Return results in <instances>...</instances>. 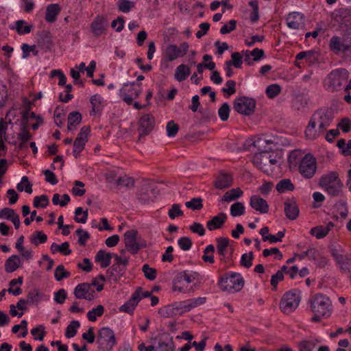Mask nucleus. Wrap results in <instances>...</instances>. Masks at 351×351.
Here are the masks:
<instances>
[{"label": "nucleus", "mask_w": 351, "mask_h": 351, "mask_svg": "<svg viewBox=\"0 0 351 351\" xmlns=\"http://www.w3.org/2000/svg\"><path fill=\"white\" fill-rule=\"evenodd\" d=\"M232 60L227 61L226 65H233L234 67L241 69L242 65V56L239 52H233L231 54Z\"/></svg>", "instance_id": "nucleus-48"}, {"label": "nucleus", "mask_w": 351, "mask_h": 351, "mask_svg": "<svg viewBox=\"0 0 351 351\" xmlns=\"http://www.w3.org/2000/svg\"><path fill=\"white\" fill-rule=\"evenodd\" d=\"M310 233L317 239H321L328 234V228H324V226H317L311 229Z\"/></svg>", "instance_id": "nucleus-46"}, {"label": "nucleus", "mask_w": 351, "mask_h": 351, "mask_svg": "<svg viewBox=\"0 0 351 351\" xmlns=\"http://www.w3.org/2000/svg\"><path fill=\"white\" fill-rule=\"evenodd\" d=\"M125 241H138L141 239L136 230L130 229L124 234Z\"/></svg>", "instance_id": "nucleus-53"}, {"label": "nucleus", "mask_w": 351, "mask_h": 351, "mask_svg": "<svg viewBox=\"0 0 351 351\" xmlns=\"http://www.w3.org/2000/svg\"><path fill=\"white\" fill-rule=\"evenodd\" d=\"M294 185L289 179H283L278 182L276 189L279 193L292 191L294 190Z\"/></svg>", "instance_id": "nucleus-34"}, {"label": "nucleus", "mask_w": 351, "mask_h": 351, "mask_svg": "<svg viewBox=\"0 0 351 351\" xmlns=\"http://www.w3.org/2000/svg\"><path fill=\"white\" fill-rule=\"evenodd\" d=\"M70 275V272L66 271L62 265H58L55 269L54 277L57 281L69 278Z\"/></svg>", "instance_id": "nucleus-49"}, {"label": "nucleus", "mask_w": 351, "mask_h": 351, "mask_svg": "<svg viewBox=\"0 0 351 351\" xmlns=\"http://www.w3.org/2000/svg\"><path fill=\"white\" fill-rule=\"evenodd\" d=\"M173 337H169L167 341H160L156 351H175Z\"/></svg>", "instance_id": "nucleus-38"}, {"label": "nucleus", "mask_w": 351, "mask_h": 351, "mask_svg": "<svg viewBox=\"0 0 351 351\" xmlns=\"http://www.w3.org/2000/svg\"><path fill=\"white\" fill-rule=\"evenodd\" d=\"M253 164L265 173L271 170V167L277 163L274 153L271 151L260 152L254 154L252 158Z\"/></svg>", "instance_id": "nucleus-6"}, {"label": "nucleus", "mask_w": 351, "mask_h": 351, "mask_svg": "<svg viewBox=\"0 0 351 351\" xmlns=\"http://www.w3.org/2000/svg\"><path fill=\"white\" fill-rule=\"evenodd\" d=\"M112 256V254L101 250L97 253L95 261L99 263L101 268H106L111 263V258Z\"/></svg>", "instance_id": "nucleus-21"}, {"label": "nucleus", "mask_w": 351, "mask_h": 351, "mask_svg": "<svg viewBox=\"0 0 351 351\" xmlns=\"http://www.w3.org/2000/svg\"><path fill=\"white\" fill-rule=\"evenodd\" d=\"M106 19L104 16H97L91 23V29L95 36H99L105 32Z\"/></svg>", "instance_id": "nucleus-18"}, {"label": "nucleus", "mask_w": 351, "mask_h": 351, "mask_svg": "<svg viewBox=\"0 0 351 351\" xmlns=\"http://www.w3.org/2000/svg\"><path fill=\"white\" fill-rule=\"evenodd\" d=\"M92 110L90 112V114L92 115L93 113H100L104 106V98L100 95H95L90 97V99Z\"/></svg>", "instance_id": "nucleus-25"}, {"label": "nucleus", "mask_w": 351, "mask_h": 351, "mask_svg": "<svg viewBox=\"0 0 351 351\" xmlns=\"http://www.w3.org/2000/svg\"><path fill=\"white\" fill-rule=\"evenodd\" d=\"M32 25H27V23L24 20H19L15 22V25L10 28L15 29L19 34L23 35L29 34L32 29Z\"/></svg>", "instance_id": "nucleus-29"}, {"label": "nucleus", "mask_w": 351, "mask_h": 351, "mask_svg": "<svg viewBox=\"0 0 351 351\" xmlns=\"http://www.w3.org/2000/svg\"><path fill=\"white\" fill-rule=\"evenodd\" d=\"M1 218H4L11 221L15 228L18 229L20 226L21 222L19 216L15 211L10 208H4L1 209Z\"/></svg>", "instance_id": "nucleus-22"}, {"label": "nucleus", "mask_w": 351, "mask_h": 351, "mask_svg": "<svg viewBox=\"0 0 351 351\" xmlns=\"http://www.w3.org/2000/svg\"><path fill=\"white\" fill-rule=\"evenodd\" d=\"M300 299V291L298 290H293L286 293L280 300V310L285 314L291 313L298 306Z\"/></svg>", "instance_id": "nucleus-7"}, {"label": "nucleus", "mask_w": 351, "mask_h": 351, "mask_svg": "<svg viewBox=\"0 0 351 351\" xmlns=\"http://www.w3.org/2000/svg\"><path fill=\"white\" fill-rule=\"evenodd\" d=\"M155 119L153 115L147 114L143 115L138 121V132L140 137L146 136L153 130Z\"/></svg>", "instance_id": "nucleus-13"}, {"label": "nucleus", "mask_w": 351, "mask_h": 351, "mask_svg": "<svg viewBox=\"0 0 351 351\" xmlns=\"http://www.w3.org/2000/svg\"><path fill=\"white\" fill-rule=\"evenodd\" d=\"M318 185L331 197L343 196V184L336 171H330L321 176Z\"/></svg>", "instance_id": "nucleus-2"}, {"label": "nucleus", "mask_w": 351, "mask_h": 351, "mask_svg": "<svg viewBox=\"0 0 351 351\" xmlns=\"http://www.w3.org/2000/svg\"><path fill=\"white\" fill-rule=\"evenodd\" d=\"M138 302L139 298H138V293H133L130 299L120 306L119 311L129 314H132Z\"/></svg>", "instance_id": "nucleus-23"}, {"label": "nucleus", "mask_w": 351, "mask_h": 351, "mask_svg": "<svg viewBox=\"0 0 351 351\" xmlns=\"http://www.w3.org/2000/svg\"><path fill=\"white\" fill-rule=\"evenodd\" d=\"M190 74V68L186 64H180L176 68L174 77L178 82H181L184 81Z\"/></svg>", "instance_id": "nucleus-26"}, {"label": "nucleus", "mask_w": 351, "mask_h": 351, "mask_svg": "<svg viewBox=\"0 0 351 351\" xmlns=\"http://www.w3.org/2000/svg\"><path fill=\"white\" fill-rule=\"evenodd\" d=\"M245 206L243 203L237 202L230 206V214L233 217L241 216L244 214Z\"/></svg>", "instance_id": "nucleus-45"}, {"label": "nucleus", "mask_w": 351, "mask_h": 351, "mask_svg": "<svg viewBox=\"0 0 351 351\" xmlns=\"http://www.w3.org/2000/svg\"><path fill=\"white\" fill-rule=\"evenodd\" d=\"M286 230L283 229L277 232V234H270L268 227H263L260 230V234L262 236L263 241H281L285 237Z\"/></svg>", "instance_id": "nucleus-17"}, {"label": "nucleus", "mask_w": 351, "mask_h": 351, "mask_svg": "<svg viewBox=\"0 0 351 351\" xmlns=\"http://www.w3.org/2000/svg\"><path fill=\"white\" fill-rule=\"evenodd\" d=\"M334 119V111L330 108L324 107L317 110L311 116L305 130L308 139L313 140L323 134L330 126Z\"/></svg>", "instance_id": "nucleus-1"}, {"label": "nucleus", "mask_w": 351, "mask_h": 351, "mask_svg": "<svg viewBox=\"0 0 351 351\" xmlns=\"http://www.w3.org/2000/svg\"><path fill=\"white\" fill-rule=\"evenodd\" d=\"M185 206L192 210H200L203 207L202 199L200 197L193 198L191 201L186 202Z\"/></svg>", "instance_id": "nucleus-55"}, {"label": "nucleus", "mask_w": 351, "mask_h": 351, "mask_svg": "<svg viewBox=\"0 0 351 351\" xmlns=\"http://www.w3.org/2000/svg\"><path fill=\"white\" fill-rule=\"evenodd\" d=\"M317 340H304L300 343V351H313L317 344Z\"/></svg>", "instance_id": "nucleus-51"}, {"label": "nucleus", "mask_w": 351, "mask_h": 351, "mask_svg": "<svg viewBox=\"0 0 351 351\" xmlns=\"http://www.w3.org/2000/svg\"><path fill=\"white\" fill-rule=\"evenodd\" d=\"M117 5L121 12L127 13L134 6V3L128 0H119L117 3Z\"/></svg>", "instance_id": "nucleus-54"}, {"label": "nucleus", "mask_w": 351, "mask_h": 351, "mask_svg": "<svg viewBox=\"0 0 351 351\" xmlns=\"http://www.w3.org/2000/svg\"><path fill=\"white\" fill-rule=\"evenodd\" d=\"M317 170V162L311 154H306L300 160L299 171L306 179L313 177Z\"/></svg>", "instance_id": "nucleus-11"}, {"label": "nucleus", "mask_w": 351, "mask_h": 351, "mask_svg": "<svg viewBox=\"0 0 351 351\" xmlns=\"http://www.w3.org/2000/svg\"><path fill=\"white\" fill-rule=\"evenodd\" d=\"M155 188L149 183L144 184L137 193L138 201L142 204H148L150 201H154V198L156 196Z\"/></svg>", "instance_id": "nucleus-12"}, {"label": "nucleus", "mask_w": 351, "mask_h": 351, "mask_svg": "<svg viewBox=\"0 0 351 351\" xmlns=\"http://www.w3.org/2000/svg\"><path fill=\"white\" fill-rule=\"evenodd\" d=\"M335 211L339 214L341 218L345 219L348 216V209L346 200L341 199L334 205Z\"/></svg>", "instance_id": "nucleus-30"}, {"label": "nucleus", "mask_w": 351, "mask_h": 351, "mask_svg": "<svg viewBox=\"0 0 351 351\" xmlns=\"http://www.w3.org/2000/svg\"><path fill=\"white\" fill-rule=\"evenodd\" d=\"M74 187L72 189L71 192L75 196H82L85 194L86 190L84 189H79L78 187L83 188L84 186V184L78 180H75L74 182Z\"/></svg>", "instance_id": "nucleus-61"}, {"label": "nucleus", "mask_w": 351, "mask_h": 351, "mask_svg": "<svg viewBox=\"0 0 351 351\" xmlns=\"http://www.w3.org/2000/svg\"><path fill=\"white\" fill-rule=\"evenodd\" d=\"M215 247L213 245H208L204 250L202 260L206 263H214Z\"/></svg>", "instance_id": "nucleus-39"}, {"label": "nucleus", "mask_w": 351, "mask_h": 351, "mask_svg": "<svg viewBox=\"0 0 351 351\" xmlns=\"http://www.w3.org/2000/svg\"><path fill=\"white\" fill-rule=\"evenodd\" d=\"M341 43L339 36H335L331 38L329 43L330 49L336 52H339L341 50Z\"/></svg>", "instance_id": "nucleus-62"}, {"label": "nucleus", "mask_w": 351, "mask_h": 351, "mask_svg": "<svg viewBox=\"0 0 351 351\" xmlns=\"http://www.w3.org/2000/svg\"><path fill=\"white\" fill-rule=\"evenodd\" d=\"M304 18L300 12H291L286 17L287 25L291 29H298L304 26Z\"/></svg>", "instance_id": "nucleus-15"}, {"label": "nucleus", "mask_w": 351, "mask_h": 351, "mask_svg": "<svg viewBox=\"0 0 351 351\" xmlns=\"http://www.w3.org/2000/svg\"><path fill=\"white\" fill-rule=\"evenodd\" d=\"M349 73L345 69H339L330 72L325 81V86L329 91L341 89L343 84L348 80Z\"/></svg>", "instance_id": "nucleus-3"}, {"label": "nucleus", "mask_w": 351, "mask_h": 351, "mask_svg": "<svg viewBox=\"0 0 351 351\" xmlns=\"http://www.w3.org/2000/svg\"><path fill=\"white\" fill-rule=\"evenodd\" d=\"M266 138L260 137L256 141L254 142V147H257L260 152H268L271 151L274 149V146L267 147L265 145Z\"/></svg>", "instance_id": "nucleus-50"}, {"label": "nucleus", "mask_w": 351, "mask_h": 351, "mask_svg": "<svg viewBox=\"0 0 351 351\" xmlns=\"http://www.w3.org/2000/svg\"><path fill=\"white\" fill-rule=\"evenodd\" d=\"M233 108L238 113L249 116L254 112L256 101L251 97H240L235 99Z\"/></svg>", "instance_id": "nucleus-10"}, {"label": "nucleus", "mask_w": 351, "mask_h": 351, "mask_svg": "<svg viewBox=\"0 0 351 351\" xmlns=\"http://www.w3.org/2000/svg\"><path fill=\"white\" fill-rule=\"evenodd\" d=\"M158 314L163 317L169 318L173 317L177 315H178V312H176V310L173 304H169L160 308L158 310Z\"/></svg>", "instance_id": "nucleus-36"}, {"label": "nucleus", "mask_w": 351, "mask_h": 351, "mask_svg": "<svg viewBox=\"0 0 351 351\" xmlns=\"http://www.w3.org/2000/svg\"><path fill=\"white\" fill-rule=\"evenodd\" d=\"M88 218V210H83L82 208L78 207L75 211V221L77 223H85Z\"/></svg>", "instance_id": "nucleus-47"}, {"label": "nucleus", "mask_w": 351, "mask_h": 351, "mask_svg": "<svg viewBox=\"0 0 351 351\" xmlns=\"http://www.w3.org/2000/svg\"><path fill=\"white\" fill-rule=\"evenodd\" d=\"M145 247V243H125V247L133 254H136L141 248Z\"/></svg>", "instance_id": "nucleus-60"}, {"label": "nucleus", "mask_w": 351, "mask_h": 351, "mask_svg": "<svg viewBox=\"0 0 351 351\" xmlns=\"http://www.w3.org/2000/svg\"><path fill=\"white\" fill-rule=\"evenodd\" d=\"M141 92V84L125 83L119 90V96L128 105H132L133 100L138 98Z\"/></svg>", "instance_id": "nucleus-9"}, {"label": "nucleus", "mask_w": 351, "mask_h": 351, "mask_svg": "<svg viewBox=\"0 0 351 351\" xmlns=\"http://www.w3.org/2000/svg\"><path fill=\"white\" fill-rule=\"evenodd\" d=\"M230 106L228 103H223L218 110V114L221 121H227L229 118Z\"/></svg>", "instance_id": "nucleus-57"}, {"label": "nucleus", "mask_w": 351, "mask_h": 351, "mask_svg": "<svg viewBox=\"0 0 351 351\" xmlns=\"http://www.w3.org/2000/svg\"><path fill=\"white\" fill-rule=\"evenodd\" d=\"M311 308L313 313L319 315H331V302L328 297L322 293H317L311 299Z\"/></svg>", "instance_id": "nucleus-5"}, {"label": "nucleus", "mask_w": 351, "mask_h": 351, "mask_svg": "<svg viewBox=\"0 0 351 351\" xmlns=\"http://www.w3.org/2000/svg\"><path fill=\"white\" fill-rule=\"evenodd\" d=\"M33 184L29 181V178L27 176H23L21 180L16 185V189L19 191H25L28 194H31Z\"/></svg>", "instance_id": "nucleus-37"}, {"label": "nucleus", "mask_w": 351, "mask_h": 351, "mask_svg": "<svg viewBox=\"0 0 351 351\" xmlns=\"http://www.w3.org/2000/svg\"><path fill=\"white\" fill-rule=\"evenodd\" d=\"M20 260L17 256H10L5 263V269L7 272H13L19 267Z\"/></svg>", "instance_id": "nucleus-35"}, {"label": "nucleus", "mask_w": 351, "mask_h": 351, "mask_svg": "<svg viewBox=\"0 0 351 351\" xmlns=\"http://www.w3.org/2000/svg\"><path fill=\"white\" fill-rule=\"evenodd\" d=\"M336 263L339 265L341 271L348 272L351 265V255L343 254L342 256H339L336 260Z\"/></svg>", "instance_id": "nucleus-33"}, {"label": "nucleus", "mask_w": 351, "mask_h": 351, "mask_svg": "<svg viewBox=\"0 0 351 351\" xmlns=\"http://www.w3.org/2000/svg\"><path fill=\"white\" fill-rule=\"evenodd\" d=\"M226 219V215L221 213L218 215L213 217L206 223V227L209 230H214L221 228Z\"/></svg>", "instance_id": "nucleus-20"}, {"label": "nucleus", "mask_w": 351, "mask_h": 351, "mask_svg": "<svg viewBox=\"0 0 351 351\" xmlns=\"http://www.w3.org/2000/svg\"><path fill=\"white\" fill-rule=\"evenodd\" d=\"M80 324L78 321H72L67 326L65 332V336L67 338L73 337L77 333V329L80 327Z\"/></svg>", "instance_id": "nucleus-43"}, {"label": "nucleus", "mask_w": 351, "mask_h": 351, "mask_svg": "<svg viewBox=\"0 0 351 351\" xmlns=\"http://www.w3.org/2000/svg\"><path fill=\"white\" fill-rule=\"evenodd\" d=\"M28 125L26 122L21 124L20 132L18 134V138L23 143H27L32 138L31 134L27 130Z\"/></svg>", "instance_id": "nucleus-40"}, {"label": "nucleus", "mask_w": 351, "mask_h": 351, "mask_svg": "<svg viewBox=\"0 0 351 351\" xmlns=\"http://www.w3.org/2000/svg\"><path fill=\"white\" fill-rule=\"evenodd\" d=\"M280 92L281 87L280 85L277 84H274L268 86L265 90V93L267 96L270 99L276 97L280 93Z\"/></svg>", "instance_id": "nucleus-44"}, {"label": "nucleus", "mask_w": 351, "mask_h": 351, "mask_svg": "<svg viewBox=\"0 0 351 351\" xmlns=\"http://www.w3.org/2000/svg\"><path fill=\"white\" fill-rule=\"evenodd\" d=\"M91 285L87 282L79 284L74 290V295L77 299H84L85 295L91 290Z\"/></svg>", "instance_id": "nucleus-28"}, {"label": "nucleus", "mask_w": 351, "mask_h": 351, "mask_svg": "<svg viewBox=\"0 0 351 351\" xmlns=\"http://www.w3.org/2000/svg\"><path fill=\"white\" fill-rule=\"evenodd\" d=\"M60 10L61 8L58 4L54 3L49 5L46 9L45 20L49 23L55 22Z\"/></svg>", "instance_id": "nucleus-24"}, {"label": "nucleus", "mask_w": 351, "mask_h": 351, "mask_svg": "<svg viewBox=\"0 0 351 351\" xmlns=\"http://www.w3.org/2000/svg\"><path fill=\"white\" fill-rule=\"evenodd\" d=\"M82 121V114L77 111L71 112L68 116V130H73L75 129L76 126Z\"/></svg>", "instance_id": "nucleus-27"}, {"label": "nucleus", "mask_w": 351, "mask_h": 351, "mask_svg": "<svg viewBox=\"0 0 351 351\" xmlns=\"http://www.w3.org/2000/svg\"><path fill=\"white\" fill-rule=\"evenodd\" d=\"M219 285L223 291L233 293L239 291L244 285V280L240 274L230 273L219 280Z\"/></svg>", "instance_id": "nucleus-4"}, {"label": "nucleus", "mask_w": 351, "mask_h": 351, "mask_svg": "<svg viewBox=\"0 0 351 351\" xmlns=\"http://www.w3.org/2000/svg\"><path fill=\"white\" fill-rule=\"evenodd\" d=\"M165 54L169 61H173L181 55V49L175 45H169L166 47Z\"/></svg>", "instance_id": "nucleus-32"}, {"label": "nucleus", "mask_w": 351, "mask_h": 351, "mask_svg": "<svg viewBox=\"0 0 351 351\" xmlns=\"http://www.w3.org/2000/svg\"><path fill=\"white\" fill-rule=\"evenodd\" d=\"M237 27V21L232 19L229 21L228 24H226L222 26L220 29V33L221 34H229L232 31L234 30Z\"/></svg>", "instance_id": "nucleus-64"}, {"label": "nucleus", "mask_w": 351, "mask_h": 351, "mask_svg": "<svg viewBox=\"0 0 351 351\" xmlns=\"http://www.w3.org/2000/svg\"><path fill=\"white\" fill-rule=\"evenodd\" d=\"M97 343L99 350H110L116 344L113 330L108 327L101 328L97 332Z\"/></svg>", "instance_id": "nucleus-8"}, {"label": "nucleus", "mask_w": 351, "mask_h": 351, "mask_svg": "<svg viewBox=\"0 0 351 351\" xmlns=\"http://www.w3.org/2000/svg\"><path fill=\"white\" fill-rule=\"evenodd\" d=\"M104 312V308L102 305H98L96 308H93L87 313V317L90 322H95L97 316L100 317Z\"/></svg>", "instance_id": "nucleus-41"}, {"label": "nucleus", "mask_w": 351, "mask_h": 351, "mask_svg": "<svg viewBox=\"0 0 351 351\" xmlns=\"http://www.w3.org/2000/svg\"><path fill=\"white\" fill-rule=\"evenodd\" d=\"M285 216L290 220H295L299 215L300 210L294 198H288L284 202Z\"/></svg>", "instance_id": "nucleus-14"}, {"label": "nucleus", "mask_w": 351, "mask_h": 351, "mask_svg": "<svg viewBox=\"0 0 351 351\" xmlns=\"http://www.w3.org/2000/svg\"><path fill=\"white\" fill-rule=\"evenodd\" d=\"M117 184L120 186H125L126 188H132L134 186V180L130 177H120L117 181Z\"/></svg>", "instance_id": "nucleus-59"}, {"label": "nucleus", "mask_w": 351, "mask_h": 351, "mask_svg": "<svg viewBox=\"0 0 351 351\" xmlns=\"http://www.w3.org/2000/svg\"><path fill=\"white\" fill-rule=\"evenodd\" d=\"M49 200L46 195L36 196L34 198L33 205L35 208H45L49 205Z\"/></svg>", "instance_id": "nucleus-42"}, {"label": "nucleus", "mask_w": 351, "mask_h": 351, "mask_svg": "<svg viewBox=\"0 0 351 351\" xmlns=\"http://www.w3.org/2000/svg\"><path fill=\"white\" fill-rule=\"evenodd\" d=\"M253 258V252L251 251L249 253L243 254L241 258V265L245 268H250L252 265Z\"/></svg>", "instance_id": "nucleus-56"}, {"label": "nucleus", "mask_w": 351, "mask_h": 351, "mask_svg": "<svg viewBox=\"0 0 351 351\" xmlns=\"http://www.w3.org/2000/svg\"><path fill=\"white\" fill-rule=\"evenodd\" d=\"M166 130L167 135L169 137H173L177 134L179 130V127L178 124L174 123L173 121H170L167 124Z\"/></svg>", "instance_id": "nucleus-63"}, {"label": "nucleus", "mask_w": 351, "mask_h": 351, "mask_svg": "<svg viewBox=\"0 0 351 351\" xmlns=\"http://www.w3.org/2000/svg\"><path fill=\"white\" fill-rule=\"evenodd\" d=\"M142 271L147 279L149 280H154L156 279V270L154 268L150 267L148 264H145L143 266Z\"/></svg>", "instance_id": "nucleus-52"}, {"label": "nucleus", "mask_w": 351, "mask_h": 351, "mask_svg": "<svg viewBox=\"0 0 351 351\" xmlns=\"http://www.w3.org/2000/svg\"><path fill=\"white\" fill-rule=\"evenodd\" d=\"M183 215V211L180 209V206L178 204H173L168 211V215L172 219H174L177 217L182 216Z\"/></svg>", "instance_id": "nucleus-58"}, {"label": "nucleus", "mask_w": 351, "mask_h": 351, "mask_svg": "<svg viewBox=\"0 0 351 351\" xmlns=\"http://www.w3.org/2000/svg\"><path fill=\"white\" fill-rule=\"evenodd\" d=\"M232 182V177L230 174L220 173L217 176L214 185L217 189H224L230 187Z\"/></svg>", "instance_id": "nucleus-19"}, {"label": "nucleus", "mask_w": 351, "mask_h": 351, "mask_svg": "<svg viewBox=\"0 0 351 351\" xmlns=\"http://www.w3.org/2000/svg\"><path fill=\"white\" fill-rule=\"evenodd\" d=\"M250 204L253 209L260 213L265 214L269 211V205L267 201L258 195H252L250 197Z\"/></svg>", "instance_id": "nucleus-16"}, {"label": "nucleus", "mask_w": 351, "mask_h": 351, "mask_svg": "<svg viewBox=\"0 0 351 351\" xmlns=\"http://www.w3.org/2000/svg\"><path fill=\"white\" fill-rule=\"evenodd\" d=\"M243 195V191L240 188L232 189L225 193L221 201L230 202L237 199Z\"/></svg>", "instance_id": "nucleus-31"}]
</instances>
